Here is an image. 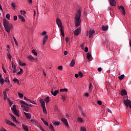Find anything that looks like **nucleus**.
Wrapping results in <instances>:
<instances>
[{"instance_id":"obj_43","label":"nucleus","mask_w":131,"mask_h":131,"mask_svg":"<svg viewBox=\"0 0 131 131\" xmlns=\"http://www.w3.org/2000/svg\"><path fill=\"white\" fill-rule=\"evenodd\" d=\"M11 65H12V68H14V69H16V66H15L14 64V62H13V61L12 62Z\"/></svg>"},{"instance_id":"obj_17","label":"nucleus","mask_w":131,"mask_h":131,"mask_svg":"<svg viewBox=\"0 0 131 131\" xmlns=\"http://www.w3.org/2000/svg\"><path fill=\"white\" fill-rule=\"evenodd\" d=\"M20 104H24L25 105H26V106H29V107H31V104H28L25 101H23V100H20L19 101Z\"/></svg>"},{"instance_id":"obj_15","label":"nucleus","mask_w":131,"mask_h":131,"mask_svg":"<svg viewBox=\"0 0 131 131\" xmlns=\"http://www.w3.org/2000/svg\"><path fill=\"white\" fill-rule=\"evenodd\" d=\"M108 26H102V30L103 31H107L108 30Z\"/></svg>"},{"instance_id":"obj_22","label":"nucleus","mask_w":131,"mask_h":131,"mask_svg":"<svg viewBox=\"0 0 131 131\" xmlns=\"http://www.w3.org/2000/svg\"><path fill=\"white\" fill-rule=\"evenodd\" d=\"M77 120L80 123H82V122H83V120L82 119V118H81L80 117H78Z\"/></svg>"},{"instance_id":"obj_64","label":"nucleus","mask_w":131,"mask_h":131,"mask_svg":"<svg viewBox=\"0 0 131 131\" xmlns=\"http://www.w3.org/2000/svg\"><path fill=\"white\" fill-rule=\"evenodd\" d=\"M1 131H7V130L6 129V128H3L1 129Z\"/></svg>"},{"instance_id":"obj_21","label":"nucleus","mask_w":131,"mask_h":131,"mask_svg":"<svg viewBox=\"0 0 131 131\" xmlns=\"http://www.w3.org/2000/svg\"><path fill=\"white\" fill-rule=\"evenodd\" d=\"M18 18L20 19V20H21V22H25V18H24V17H23V16L19 15Z\"/></svg>"},{"instance_id":"obj_60","label":"nucleus","mask_w":131,"mask_h":131,"mask_svg":"<svg viewBox=\"0 0 131 131\" xmlns=\"http://www.w3.org/2000/svg\"><path fill=\"white\" fill-rule=\"evenodd\" d=\"M25 105H26V104H23L21 105V108H23V109L26 107V106H25Z\"/></svg>"},{"instance_id":"obj_36","label":"nucleus","mask_w":131,"mask_h":131,"mask_svg":"<svg viewBox=\"0 0 131 131\" xmlns=\"http://www.w3.org/2000/svg\"><path fill=\"white\" fill-rule=\"evenodd\" d=\"M13 121H14V122H17V119L16 118V117L14 116H12V117H11Z\"/></svg>"},{"instance_id":"obj_29","label":"nucleus","mask_w":131,"mask_h":131,"mask_svg":"<svg viewBox=\"0 0 131 131\" xmlns=\"http://www.w3.org/2000/svg\"><path fill=\"white\" fill-rule=\"evenodd\" d=\"M45 101L46 102L47 104L50 102V97H47L45 99Z\"/></svg>"},{"instance_id":"obj_49","label":"nucleus","mask_w":131,"mask_h":131,"mask_svg":"<svg viewBox=\"0 0 131 131\" xmlns=\"http://www.w3.org/2000/svg\"><path fill=\"white\" fill-rule=\"evenodd\" d=\"M78 75L79 76H80L81 77H82V76H83V74L81 73V72H79L78 73Z\"/></svg>"},{"instance_id":"obj_23","label":"nucleus","mask_w":131,"mask_h":131,"mask_svg":"<svg viewBox=\"0 0 131 131\" xmlns=\"http://www.w3.org/2000/svg\"><path fill=\"white\" fill-rule=\"evenodd\" d=\"M12 112L14 113V114L16 115V116H17L18 117L20 116V115L19 114V113L18 112V111L17 110L15 111H13V112Z\"/></svg>"},{"instance_id":"obj_12","label":"nucleus","mask_w":131,"mask_h":131,"mask_svg":"<svg viewBox=\"0 0 131 131\" xmlns=\"http://www.w3.org/2000/svg\"><path fill=\"white\" fill-rule=\"evenodd\" d=\"M95 33V30H92L91 29L89 31V38H91L92 36H93V35Z\"/></svg>"},{"instance_id":"obj_45","label":"nucleus","mask_w":131,"mask_h":131,"mask_svg":"<svg viewBox=\"0 0 131 131\" xmlns=\"http://www.w3.org/2000/svg\"><path fill=\"white\" fill-rule=\"evenodd\" d=\"M20 13L21 15H26V12L25 11L21 10Z\"/></svg>"},{"instance_id":"obj_55","label":"nucleus","mask_w":131,"mask_h":131,"mask_svg":"<svg viewBox=\"0 0 131 131\" xmlns=\"http://www.w3.org/2000/svg\"><path fill=\"white\" fill-rule=\"evenodd\" d=\"M43 122L45 124V125H47V126H49V123H48V122L45 121H44Z\"/></svg>"},{"instance_id":"obj_14","label":"nucleus","mask_w":131,"mask_h":131,"mask_svg":"<svg viewBox=\"0 0 131 131\" xmlns=\"http://www.w3.org/2000/svg\"><path fill=\"white\" fill-rule=\"evenodd\" d=\"M121 96H125L127 95V92H126V91H125V90H122L121 91Z\"/></svg>"},{"instance_id":"obj_27","label":"nucleus","mask_w":131,"mask_h":131,"mask_svg":"<svg viewBox=\"0 0 131 131\" xmlns=\"http://www.w3.org/2000/svg\"><path fill=\"white\" fill-rule=\"evenodd\" d=\"M60 124H61V123L59 121L57 122H54V125L55 126H58L59 125H60Z\"/></svg>"},{"instance_id":"obj_32","label":"nucleus","mask_w":131,"mask_h":131,"mask_svg":"<svg viewBox=\"0 0 131 131\" xmlns=\"http://www.w3.org/2000/svg\"><path fill=\"white\" fill-rule=\"evenodd\" d=\"M81 114L83 117H85V116H86V114H85V113L83 112V111L82 110H81Z\"/></svg>"},{"instance_id":"obj_53","label":"nucleus","mask_w":131,"mask_h":131,"mask_svg":"<svg viewBox=\"0 0 131 131\" xmlns=\"http://www.w3.org/2000/svg\"><path fill=\"white\" fill-rule=\"evenodd\" d=\"M90 87H89V90H90V91H91V90H92V88H93V84H92V83H91L90 84V86H89Z\"/></svg>"},{"instance_id":"obj_1","label":"nucleus","mask_w":131,"mask_h":131,"mask_svg":"<svg viewBox=\"0 0 131 131\" xmlns=\"http://www.w3.org/2000/svg\"><path fill=\"white\" fill-rule=\"evenodd\" d=\"M80 17H81V11L78 10L74 18L75 25L76 27H78L80 25V23L81 22Z\"/></svg>"},{"instance_id":"obj_33","label":"nucleus","mask_w":131,"mask_h":131,"mask_svg":"<svg viewBox=\"0 0 131 131\" xmlns=\"http://www.w3.org/2000/svg\"><path fill=\"white\" fill-rule=\"evenodd\" d=\"M11 110L12 112L17 110V109L16 108V105H13V107H11Z\"/></svg>"},{"instance_id":"obj_34","label":"nucleus","mask_w":131,"mask_h":131,"mask_svg":"<svg viewBox=\"0 0 131 131\" xmlns=\"http://www.w3.org/2000/svg\"><path fill=\"white\" fill-rule=\"evenodd\" d=\"M23 69H20V71L17 73V75H20L23 74Z\"/></svg>"},{"instance_id":"obj_47","label":"nucleus","mask_w":131,"mask_h":131,"mask_svg":"<svg viewBox=\"0 0 131 131\" xmlns=\"http://www.w3.org/2000/svg\"><path fill=\"white\" fill-rule=\"evenodd\" d=\"M29 102H30V103H32V104H34L35 105V104H36V103H35V101H32L31 100H29Z\"/></svg>"},{"instance_id":"obj_57","label":"nucleus","mask_w":131,"mask_h":131,"mask_svg":"<svg viewBox=\"0 0 131 131\" xmlns=\"http://www.w3.org/2000/svg\"><path fill=\"white\" fill-rule=\"evenodd\" d=\"M11 6L12 7V8H14L16 7V6L15 5V4L14 3H12L11 4Z\"/></svg>"},{"instance_id":"obj_58","label":"nucleus","mask_w":131,"mask_h":131,"mask_svg":"<svg viewBox=\"0 0 131 131\" xmlns=\"http://www.w3.org/2000/svg\"><path fill=\"white\" fill-rule=\"evenodd\" d=\"M97 104H98V105H102V101L98 100L97 101Z\"/></svg>"},{"instance_id":"obj_4","label":"nucleus","mask_w":131,"mask_h":131,"mask_svg":"<svg viewBox=\"0 0 131 131\" xmlns=\"http://www.w3.org/2000/svg\"><path fill=\"white\" fill-rule=\"evenodd\" d=\"M124 104L125 105V106L127 107H128V106L130 108H131V101L127 99V100H124Z\"/></svg>"},{"instance_id":"obj_46","label":"nucleus","mask_w":131,"mask_h":131,"mask_svg":"<svg viewBox=\"0 0 131 131\" xmlns=\"http://www.w3.org/2000/svg\"><path fill=\"white\" fill-rule=\"evenodd\" d=\"M10 14H7L6 15V18L7 19H8V20H10Z\"/></svg>"},{"instance_id":"obj_40","label":"nucleus","mask_w":131,"mask_h":131,"mask_svg":"<svg viewBox=\"0 0 131 131\" xmlns=\"http://www.w3.org/2000/svg\"><path fill=\"white\" fill-rule=\"evenodd\" d=\"M61 99L63 100V102H64V101L66 100V97L64 95H61Z\"/></svg>"},{"instance_id":"obj_61","label":"nucleus","mask_w":131,"mask_h":131,"mask_svg":"<svg viewBox=\"0 0 131 131\" xmlns=\"http://www.w3.org/2000/svg\"><path fill=\"white\" fill-rule=\"evenodd\" d=\"M46 34H47V32L43 31V32L42 33L41 35H46Z\"/></svg>"},{"instance_id":"obj_59","label":"nucleus","mask_w":131,"mask_h":131,"mask_svg":"<svg viewBox=\"0 0 131 131\" xmlns=\"http://www.w3.org/2000/svg\"><path fill=\"white\" fill-rule=\"evenodd\" d=\"M69 41V38L68 37H66V42H68Z\"/></svg>"},{"instance_id":"obj_8","label":"nucleus","mask_w":131,"mask_h":131,"mask_svg":"<svg viewBox=\"0 0 131 131\" xmlns=\"http://www.w3.org/2000/svg\"><path fill=\"white\" fill-rule=\"evenodd\" d=\"M119 9L120 11H121L123 15H124V16H125V10H124V7H123V6H120L119 7Z\"/></svg>"},{"instance_id":"obj_10","label":"nucleus","mask_w":131,"mask_h":131,"mask_svg":"<svg viewBox=\"0 0 131 131\" xmlns=\"http://www.w3.org/2000/svg\"><path fill=\"white\" fill-rule=\"evenodd\" d=\"M61 121H62V122H63V123L65 124V125H66L67 126V127H68V126H69V125L68 124V122L67 121V119H66L65 118H62Z\"/></svg>"},{"instance_id":"obj_30","label":"nucleus","mask_w":131,"mask_h":131,"mask_svg":"<svg viewBox=\"0 0 131 131\" xmlns=\"http://www.w3.org/2000/svg\"><path fill=\"white\" fill-rule=\"evenodd\" d=\"M5 82V79H4L3 78H1L0 79V83H1L2 85L4 84Z\"/></svg>"},{"instance_id":"obj_3","label":"nucleus","mask_w":131,"mask_h":131,"mask_svg":"<svg viewBox=\"0 0 131 131\" xmlns=\"http://www.w3.org/2000/svg\"><path fill=\"white\" fill-rule=\"evenodd\" d=\"M56 24H57L59 28H60V32L62 36L64 37L65 36V33H64V28L62 25V21L59 18L56 19Z\"/></svg>"},{"instance_id":"obj_7","label":"nucleus","mask_w":131,"mask_h":131,"mask_svg":"<svg viewBox=\"0 0 131 131\" xmlns=\"http://www.w3.org/2000/svg\"><path fill=\"white\" fill-rule=\"evenodd\" d=\"M110 4L112 7L116 6V2L115 0H110Z\"/></svg>"},{"instance_id":"obj_5","label":"nucleus","mask_w":131,"mask_h":131,"mask_svg":"<svg viewBox=\"0 0 131 131\" xmlns=\"http://www.w3.org/2000/svg\"><path fill=\"white\" fill-rule=\"evenodd\" d=\"M81 31V28H77V29L75 30V31H74V35H76V36L78 35L80 33Z\"/></svg>"},{"instance_id":"obj_54","label":"nucleus","mask_w":131,"mask_h":131,"mask_svg":"<svg viewBox=\"0 0 131 131\" xmlns=\"http://www.w3.org/2000/svg\"><path fill=\"white\" fill-rule=\"evenodd\" d=\"M81 131H86V129H85V128H84L83 127H81Z\"/></svg>"},{"instance_id":"obj_39","label":"nucleus","mask_w":131,"mask_h":131,"mask_svg":"<svg viewBox=\"0 0 131 131\" xmlns=\"http://www.w3.org/2000/svg\"><path fill=\"white\" fill-rule=\"evenodd\" d=\"M23 109L24 111H26V112H28L29 107L28 106H26L25 107H24Z\"/></svg>"},{"instance_id":"obj_38","label":"nucleus","mask_w":131,"mask_h":131,"mask_svg":"<svg viewBox=\"0 0 131 131\" xmlns=\"http://www.w3.org/2000/svg\"><path fill=\"white\" fill-rule=\"evenodd\" d=\"M18 95L19 98H20V99H22L24 97V95L22 94V93H20L18 92Z\"/></svg>"},{"instance_id":"obj_19","label":"nucleus","mask_w":131,"mask_h":131,"mask_svg":"<svg viewBox=\"0 0 131 131\" xmlns=\"http://www.w3.org/2000/svg\"><path fill=\"white\" fill-rule=\"evenodd\" d=\"M30 123H34V124H37L38 122L34 119H31L30 122Z\"/></svg>"},{"instance_id":"obj_6","label":"nucleus","mask_w":131,"mask_h":131,"mask_svg":"<svg viewBox=\"0 0 131 131\" xmlns=\"http://www.w3.org/2000/svg\"><path fill=\"white\" fill-rule=\"evenodd\" d=\"M5 122L6 124H9V125H11L12 126H14V127L16 126V124H15V123H12L11 121L8 120V119L5 120Z\"/></svg>"},{"instance_id":"obj_51","label":"nucleus","mask_w":131,"mask_h":131,"mask_svg":"<svg viewBox=\"0 0 131 131\" xmlns=\"http://www.w3.org/2000/svg\"><path fill=\"white\" fill-rule=\"evenodd\" d=\"M7 100H8V102L10 103V106H12V104H13V103H12L10 98H7Z\"/></svg>"},{"instance_id":"obj_13","label":"nucleus","mask_w":131,"mask_h":131,"mask_svg":"<svg viewBox=\"0 0 131 131\" xmlns=\"http://www.w3.org/2000/svg\"><path fill=\"white\" fill-rule=\"evenodd\" d=\"M39 102L41 103V107H46V103H45V101H43V99H40Z\"/></svg>"},{"instance_id":"obj_35","label":"nucleus","mask_w":131,"mask_h":131,"mask_svg":"<svg viewBox=\"0 0 131 131\" xmlns=\"http://www.w3.org/2000/svg\"><path fill=\"white\" fill-rule=\"evenodd\" d=\"M124 74L121 75V76H120L118 78L119 79H120V80H122L123 78H124Z\"/></svg>"},{"instance_id":"obj_52","label":"nucleus","mask_w":131,"mask_h":131,"mask_svg":"<svg viewBox=\"0 0 131 131\" xmlns=\"http://www.w3.org/2000/svg\"><path fill=\"white\" fill-rule=\"evenodd\" d=\"M85 53H88L89 52V48L88 47H85L84 49Z\"/></svg>"},{"instance_id":"obj_24","label":"nucleus","mask_w":131,"mask_h":131,"mask_svg":"<svg viewBox=\"0 0 131 131\" xmlns=\"http://www.w3.org/2000/svg\"><path fill=\"white\" fill-rule=\"evenodd\" d=\"M22 127L23 128L24 130H25V131H29L28 127L27 126H26V125H22Z\"/></svg>"},{"instance_id":"obj_9","label":"nucleus","mask_w":131,"mask_h":131,"mask_svg":"<svg viewBox=\"0 0 131 131\" xmlns=\"http://www.w3.org/2000/svg\"><path fill=\"white\" fill-rule=\"evenodd\" d=\"M52 95L53 96H54V97H56L58 94H59V91L58 90H55V91H53V89H52V91L51 92Z\"/></svg>"},{"instance_id":"obj_20","label":"nucleus","mask_w":131,"mask_h":131,"mask_svg":"<svg viewBox=\"0 0 131 131\" xmlns=\"http://www.w3.org/2000/svg\"><path fill=\"white\" fill-rule=\"evenodd\" d=\"M27 58L29 60H30V61H33L34 60V57H33L32 55H29Z\"/></svg>"},{"instance_id":"obj_42","label":"nucleus","mask_w":131,"mask_h":131,"mask_svg":"<svg viewBox=\"0 0 131 131\" xmlns=\"http://www.w3.org/2000/svg\"><path fill=\"white\" fill-rule=\"evenodd\" d=\"M58 70L62 71L63 70V67L62 66H59L58 67Z\"/></svg>"},{"instance_id":"obj_50","label":"nucleus","mask_w":131,"mask_h":131,"mask_svg":"<svg viewBox=\"0 0 131 131\" xmlns=\"http://www.w3.org/2000/svg\"><path fill=\"white\" fill-rule=\"evenodd\" d=\"M13 19H14V21H16V20L18 19V17H17L16 15L14 16Z\"/></svg>"},{"instance_id":"obj_62","label":"nucleus","mask_w":131,"mask_h":131,"mask_svg":"<svg viewBox=\"0 0 131 131\" xmlns=\"http://www.w3.org/2000/svg\"><path fill=\"white\" fill-rule=\"evenodd\" d=\"M98 71H99V72H101V71H102V68H98Z\"/></svg>"},{"instance_id":"obj_31","label":"nucleus","mask_w":131,"mask_h":131,"mask_svg":"<svg viewBox=\"0 0 131 131\" xmlns=\"http://www.w3.org/2000/svg\"><path fill=\"white\" fill-rule=\"evenodd\" d=\"M13 81H14V82H16L18 84H20L19 83V80H18V79H17L16 78H15L14 79H13Z\"/></svg>"},{"instance_id":"obj_2","label":"nucleus","mask_w":131,"mask_h":131,"mask_svg":"<svg viewBox=\"0 0 131 131\" xmlns=\"http://www.w3.org/2000/svg\"><path fill=\"white\" fill-rule=\"evenodd\" d=\"M3 25L7 32H8V33H10V30H11L12 28H13L12 25L9 23V21H8V20L4 19Z\"/></svg>"},{"instance_id":"obj_63","label":"nucleus","mask_w":131,"mask_h":131,"mask_svg":"<svg viewBox=\"0 0 131 131\" xmlns=\"http://www.w3.org/2000/svg\"><path fill=\"white\" fill-rule=\"evenodd\" d=\"M40 129L42 131H46V130H45V129L43 128V127L40 126Z\"/></svg>"},{"instance_id":"obj_28","label":"nucleus","mask_w":131,"mask_h":131,"mask_svg":"<svg viewBox=\"0 0 131 131\" xmlns=\"http://www.w3.org/2000/svg\"><path fill=\"white\" fill-rule=\"evenodd\" d=\"M49 129H50L51 131H55V128H54V126L52 125V124H50Z\"/></svg>"},{"instance_id":"obj_56","label":"nucleus","mask_w":131,"mask_h":131,"mask_svg":"<svg viewBox=\"0 0 131 131\" xmlns=\"http://www.w3.org/2000/svg\"><path fill=\"white\" fill-rule=\"evenodd\" d=\"M7 56H8V58H9L10 60H11V59H12V56H11V54H7Z\"/></svg>"},{"instance_id":"obj_25","label":"nucleus","mask_w":131,"mask_h":131,"mask_svg":"<svg viewBox=\"0 0 131 131\" xmlns=\"http://www.w3.org/2000/svg\"><path fill=\"white\" fill-rule=\"evenodd\" d=\"M91 57H92V54H91L89 52L86 55L88 60H91Z\"/></svg>"},{"instance_id":"obj_16","label":"nucleus","mask_w":131,"mask_h":131,"mask_svg":"<svg viewBox=\"0 0 131 131\" xmlns=\"http://www.w3.org/2000/svg\"><path fill=\"white\" fill-rule=\"evenodd\" d=\"M48 36H45L43 39V45L45 46L46 45V43L47 42V41L48 40Z\"/></svg>"},{"instance_id":"obj_41","label":"nucleus","mask_w":131,"mask_h":131,"mask_svg":"<svg viewBox=\"0 0 131 131\" xmlns=\"http://www.w3.org/2000/svg\"><path fill=\"white\" fill-rule=\"evenodd\" d=\"M32 53H33V54H34V55L35 56H37V53L36 52H35V50H33L32 51Z\"/></svg>"},{"instance_id":"obj_48","label":"nucleus","mask_w":131,"mask_h":131,"mask_svg":"<svg viewBox=\"0 0 131 131\" xmlns=\"http://www.w3.org/2000/svg\"><path fill=\"white\" fill-rule=\"evenodd\" d=\"M4 81H5V82H10V80H9V78L7 77L6 79L4 80Z\"/></svg>"},{"instance_id":"obj_18","label":"nucleus","mask_w":131,"mask_h":131,"mask_svg":"<svg viewBox=\"0 0 131 131\" xmlns=\"http://www.w3.org/2000/svg\"><path fill=\"white\" fill-rule=\"evenodd\" d=\"M74 65H75V60H74V59H72L70 64V66L71 67H73Z\"/></svg>"},{"instance_id":"obj_26","label":"nucleus","mask_w":131,"mask_h":131,"mask_svg":"<svg viewBox=\"0 0 131 131\" xmlns=\"http://www.w3.org/2000/svg\"><path fill=\"white\" fill-rule=\"evenodd\" d=\"M60 92L61 93H62L63 92H66V93H67V92H68V89H67L66 88L61 89H60Z\"/></svg>"},{"instance_id":"obj_37","label":"nucleus","mask_w":131,"mask_h":131,"mask_svg":"<svg viewBox=\"0 0 131 131\" xmlns=\"http://www.w3.org/2000/svg\"><path fill=\"white\" fill-rule=\"evenodd\" d=\"M43 109V112L45 113V114H47V108H46V106L42 107Z\"/></svg>"},{"instance_id":"obj_11","label":"nucleus","mask_w":131,"mask_h":131,"mask_svg":"<svg viewBox=\"0 0 131 131\" xmlns=\"http://www.w3.org/2000/svg\"><path fill=\"white\" fill-rule=\"evenodd\" d=\"M24 114H25L26 118H27L28 119H30V118H31V114L27 113L25 112H24Z\"/></svg>"},{"instance_id":"obj_44","label":"nucleus","mask_w":131,"mask_h":131,"mask_svg":"<svg viewBox=\"0 0 131 131\" xmlns=\"http://www.w3.org/2000/svg\"><path fill=\"white\" fill-rule=\"evenodd\" d=\"M13 39L15 45H16V46H18V42H17V40H16V38H15V36H13Z\"/></svg>"}]
</instances>
